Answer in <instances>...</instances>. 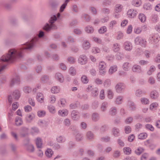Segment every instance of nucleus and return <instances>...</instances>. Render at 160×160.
Returning <instances> with one entry per match:
<instances>
[{"label":"nucleus","mask_w":160,"mask_h":160,"mask_svg":"<svg viewBox=\"0 0 160 160\" xmlns=\"http://www.w3.org/2000/svg\"><path fill=\"white\" fill-rule=\"evenodd\" d=\"M48 108L49 111L52 113H54L55 112V108L54 107L50 105L48 107Z\"/></svg>","instance_id":"obj_64"},{"label":"nucleus","mask_w":160,"mask_h":160,"mask_svg":"<svg viewBox=\"0 0 160 160\" xmlns=\"http://www.w3.org/2000/svg\"><path fill=\"white\" fill-rule=\"evenodd\" d=\"M68 61L70 63L73 64L75 62V59L72 57H70L68 58Z\"/></svg>","instance_id":"obj_60"},{"label":"nucleus","mask_w":160,"mask_h":160,"mask_svg":"<svg viewBox=\"0 0 160 160\" xmlns=\"http://www.w3.org/2000/svg\"><path fill=\"white\" fill-rule=\"evenodd\" d=\"M143 93V91L140 89H138L136 92V95L138 97H141Z\"/></svg>","instance_id":"obj_47"},{"label":"nucleus","mask_w":160,"mask_h":160,"mask_svg":"<svg viewBox=\"0 0 160 160\" xmlns=\"http://www.w3.org/2000/svg\"><path fill=\"white\" fill-rule=\"evenodd\" d=\"M85 30L86 32L88 33H92L94 31L93 28L90 26H88L86 27Z\"/></svg>","instance_id":"obj_27"},{"label":"nucleus","mask_w":160,"mask_h":160,"mask_svg":"<svg viewBox=\"0 0 160 160\" xmlns=\"http://www.w3.org/2000/svg\"><path fill=\"white\" fill-rule=\"evenodd\" d=\"M70 74L72 75H74L76 73V71L74 67H71L69 69Z\"/></svg>","instance_id":"obj_52"},{"label":"nucleus","mask_w":160,"mask_h":160,"mask_svg":"<svg viewBox=\"0 0 160 160\" xmlns=\"http://www.w3.org/2000/svg\"><path fill=\"white\" fill-rule=\"evenodd\" d=\"M158 19V16L156 14H153L152 16V21L153 22H156Z\"/></svg>","instance_id":"obj_58"},{"label":"nucleus","mask_w":160,"mask_h":160,"mask_svg":"<svg viewBox=\"0 0 160 160\" xmlns=\"http://www.w3.org/2000/svg\"><path fill=\"white\" fill-rule=\"evenodd\" d=\"M124 47L126 50L130 51L132 49V44L129 42H125L124 43Z\"/></svg>","instance_id":"obj_12"},{"label":"nucleus","mask_w":160,"mask_h":160,"mask_svg":"<svg viewBox=\"0 0 160 160\" xmlns=\"http://www.w3.org/2000/svg\"><path fill=\"white\" fill-rule=\"evenodd\" d=\"M49 77L46 75H43L41 78V80L43 83H46L48 81Z\"/></svg>","instance_id":"obj_36"},{"label":"nucleus","mask_w":160,"mask_h":160,"mask_svg":"<svg viewBox=\"0 0 160 160\" xmlns=\"http://www.w3.org/2000/svg\"><path fill=\"white\" fill-rule=\"evenodd\" d=\"M149 39L152 43H157L160 40V37L157 34L151 35Z\"/></svg>","instance_id":"obj_4"},{"label":"nucleus","mask_w":160,"mask_h":160,"mask_svg":"<svg viewBox=\"0 0 160 160\" xmlns=\"http://www.w3.org/2000/svg\"><path fill=\"white\" fill-rule=\"evenodd\" d=\"M37 101L42 103L44 101V97L42 93H38L37 94Z\"/></svg>","instance_id":"obj_15"},{"label":"nucleus","mask_w":160,"mask_h":160,"mask_svg":"<svg viewBox=\"0 0 160 160\" xmlns=\"http://www.w3.org/2000/svg\"><path fill=\"white\" fill-rule=\"evenodd\" d=\"M57 18L55 15H54L52 17L49 21L50 24L47 23L43 27V29L46 31L48 32L52 29H56V26L53 24L54 22L56 20Z\"/></svg>","instance_id":"obj_2"},{"label":"nucleus","mask_w":160,"mask_h":160,"mask_svg":"<svg viewBox=\"0 0 160 160\" xmlns=\"http://www.w3.org/2000/svg\"><path fill=\"white\" fill-rule=\"evenodd\" d=\"M71 116L72 119L75 121L78 120L80 118L79 112L76 110H73L72 111Z\"/></svg>","instance_id":"obj_5"},{"label":"nucleus","mask_w":160,"mask_h":160,"mask_svg":"<svg viewBox=\"0 0 160 160\" xmlns=\"http://www.w3.org/2000/svg\"><path fill=\"white\" fill-rule=\"evenodd\" d=\"M132 70L133 72L139 73H141L143 72L141 66L139 65H134L132 68Z\"/></svg>","instance_id":"obj_10"},{"label":"nucleus","mask_w":160,"mask_h":160,"mask_svg":"<svg viewBox=\"0 0 160 160\" xmlns=\"http://www.w3.org/2000/svg\"><path fill=\"white\" fill-rule=\"evenodd\" d=\"M122 6L121 5L118 4H117L115 6V11L116 12H118L121 11Z\"/></svg>","instance_id":"obj_43"},{"label":"nucleus","mask_w":160,"mask_h":160,"mask_svg":"<svg viewBox=\"0 0 160 160\" xmlns=\"http://www.w3.org/2000/svg\"><path fill=\"white\" fill-rule=\"evenodd\" d=\"M39 131L38 128L36 127H33L31 128V133L32 134L38 133Z\"/></svg>","instance_id":"obj_41"},{"label":"nucleus","mask_w":160,"mask_h":160,"mask_svg":"<svg viewBox=\"0 0 160 160\" xmlns=\"http://www.w3.org/2000/svg\"><path fill=\"white\" fill-rule=\"evenodd\" d=\"M158 96V93L156 90L152 91L150 93V97L152 99H156Z\"/></svg>","instance_id":"obj_16"},{"label":"nucleus","mask_w":160,"mask_h":160,"mask_svg":"<svg viewBox=\"0 0 160 160\" xmlns=\"http://www.w3.org/2000/svg\"><path fill=\"white\" fill-rule=\"evenodd\" d=\"M15 122V124L17 126H20L22 125L23 123V122L22 119L19 117H17L16 118Z\"/></svg>","instance_id":"obj_28"},{"label":"nucleus","mask_w":160,"mask_h":160,"mask_svg":"<svg viewBox=\"0 0 160 160\" xmlns=\"http://www.w3.org/2000/svg\"><path fill=\"white\" fill-rule=\"evenodd\" d=\"M55 78L60 82H63L64 81V79L63 76L60 73L58 72L56 73Z\"/></svg>","instance_id":"obj_13"},{"label":"nucleus","mask_w":160,"mask_h":160,"mask_svg":"<svg viewBox=\"0 0 160 160\" xmlns=\"http://www.w3.org/2000/svg\"><path fill=\"white\" fill-rule=\"evenodd\" d=\"M111 85V81L110 79H108L106 80L104 83V85L105 87H108Z\"/></svg>","instance_id":"obj_54"},{"label":"nucleus","mask_w":160,"mask_h":160,"mask_svg":"<svg viewBox=\"0 0 160 160\" xmlns=\"http://www.w3.org/2000/svg\"><path fill=\"white\" fill-rule=\"evenodd\" d=\"M147 137V134L145 133H142L140 134L138 136L139 139H143L146 138Z\"/></svg>","instance_id":"obj_45"},{"label":"nucleus","mask_w":160,"mask_h":160,"mask_svg":"<svg viewBox=\"0 0 160 160\" xmlns=\"http://www.w3.org/2000/svg\"><path fill=\"white\" fill-rule=\"evenodd\" d=\"M91 91L92 96L93 97H96L98 96V89L97 88H95L92 89Z\"/></svg>","instance_id":"obj_33"},{"label":"nucleus","mask_w":160,"mask_h":160,"mask_svg":"<svg viewBox=\"0 0 160 160\" xmlns=\"http://www.w3.org/2000/svg\"><path fill=\"white\" fill-rule=\"evenodd\" d=\"M78 62L81 65H85L88 61V58L85 55H80L78 58Z\"/></svg>","instance_id":"obj_6"},{"label":"nucleus","mask_w":160,"mask_h":160,"mask_svg":"<svg viewBox=\"0 0 160 160\" xmlns=\"http://www.w3.org/2000/svg\"><path fill=\"white\" fill-rule=\"evenodd\" d=\"M34 117V115H32L31 114L29 115L27 118V122H31Z\"/></svg>","instance_id":"obj_59"},{"label":"nucleus","mask_w":160,"mask_h":160,"mask_svg":"<svg viewBox=\"0 0 160 160\" xmlns=\"http://www.w3.org/2000/svg\"><path fill=\"white\" fill-rule=\"evenodd\" d=\"M141 102L142 104H147L149 103V100L146 98H143L141 99Z\"/></svg>","instance_id":"obj_55"},{"label":"nucleus","mask_w":160,"mask_h":160,"mask_svg":"<svg viewBox=\"0 0 160 160\" xmlns=\"http://www.w3.org/2000/svg\"><path fill=\"white\" fill-rule=\"evenodd\" d=\"M144 151L143 148L140 147L135 151V153L138 155H140Z\"/></svg>","instance_id":"obj_46"},{"label":"nucleus","mask_w":160,"mask_h":160,"mask_svg":"<svg viewBox=\"0 0 160 160\" xmlns=\"http://www.w3.org/2000/svg\"><path fill=\"white\" fill-rule=\"evenodd\" d=\"M63 123L65 126L68 127L71 124V121L69 119L66 118L64 119Z\"/></svg>","instance_id":"obj_48"},{"label":"nucleus","mask_w":160,"mask_h":160,"mask_svg":"<svg viewBox=\"0 0 160 160\" xmlns=\"http://www.w3.org/2000/svg\"><path fill=\"white\" fill-rule=\"evenodd\" d=\"M108 107V103L107 102H103L102 103L101 106V109L102 111L105 112L106 110Z\"/></svg>","instance_id":"obj_34"},{"label":"nucleus","mask_w":160,"mask_h":160,"mask_svg":"<svg viewBox=\"0 0 160 160\" xmlns=\"http://www.w3.org/2000/svg\"><path fill=\"white\" fill-rule=\"evenodd\" d=\"M128 105L132 110H134L136 108V105L132 101H128Z\"/></svg>","instance_id":"obj_26"},{"label":"nucleus","mask_w":160,"mask_h":160,"mask_svg":"<svg viewBox=\"0 0 160 160\" xmlns=\"http://www.w3.org/2000/svg\"><path fill=\"white\" fill-rule=\"evenodd\" d=\"M120 156V151L118 150L115 151L113 154V156L114 158H117Z\"/></svg>","instance_id":"obj_42"},{"label":"nucleus","mask_w":160,"mask_h":160,"mask_svg":"<svg viewBox=\"0 0 160 160\" xmlns=\"http://www.w3.org/2000/svg\"><path fill=\"white\" fill-rule=\"evenodd\" d=\"M107 28L105 26H103L101 28L98 30V32L100 33H103L107 31Z\"/></svg>","instance_id":"obj_49"},{"label":"nucleus","mask_w":160,"mask_h":160,"mask_svg":"<svg viewBox=\"0 0 160 160\" xmlns=\"http://www.w3.org/2000/svg\"><path fill=\"white\" fill-rule=\"evenodd\" d=\"M112 132L113 135L115 137H118L119 135V130L118 128H113L112 130Z\"/></svg>","instance_id":"obj_23"},{"label":"nucleus","mask_w":160,"mask_h":160,"mask_svg":"<svg viewBox=\"0 0 160 160\" xmlns=\"http://www.w3.org/2000/svg\"><path fill=\"white\" fill-rule=\"evenodd\" d=\"M60 91V88L59 86H55L52 87L51 89L52 93H58Z\"/></svg>","instance_id":"obj_31"},{"label":"nucleus","mask_w":160,"mask_h":160,"mask_svg":"<svg viewBox=\"0 0 160 160\" xmlns=\"http://www.w3.org/2000/svg\"><path fill=\"white\" fill-rule=\"evenodd\" d=\"M57 141L59 143H63L66 141V139L63 136H60L56 138Z\"/></svg>","instance_id":"obj_35"},{"label":"nucleus","mask_w":160,"mask_h":160,"mask_svg":"<svg viewBox=\"0 0 160 160\" xmlns=\"http://www.w3.org/2000/svg\"><path fill=\"white\" fill-rule=\"evenodd\" d=\"M82 17L85 21L87 22H89L91 19L89 15L87 14L84 13L82 14Z\"/></svg>","instance_id":"obj_29"},{"label":"nucleus","mask_w":160,"mask_h":160,"mask_svg":"<svg viewBox=\"0 0 160 160\" xmlns=\"http://www.w3.org/2000/svg\"><path fill=\"white\" fill-rule=\"evenodd\" d=\"M82 47L84 49L87 50L90 47L89 42L87 40H85L82 44Z\"/></svg>","instance_id":"obj_22"},{"label":"nucleus","mask_w":160,"mask_h":160,"mask_svg":"<svg viewBox=\"0 0 160 160\" xmlns=\"http://www.w3.org/2000/svg\"><path fill=\"white\" fill-rule=\"evenodd\" d=\"M114 94L111 90H109L108 91V96L110 99H112L113 98Z\"/></svg>","instance_id":"obj_51"},{"label":"nucleus","mask_w":160,"mask_h":160,"mask_svg":"<svg viewBox=\"0 0 160 160\" xmlns=\"http://www.w3.org/2000/svg\"><path fill=\"white\" fill-rule=\"evenodd\" d=\"M123 100V97L122 96H118L116 99L115 102L117 104H121Z\"/></svg>","instance_id":"obj_25"},{"label":"nucleus","mask_w":160,"mask_h":160,"mask_svg":"<svg viewBox=\"0 0 160 160\" xmlns=\"http://www.w3.org/2000/svg\"><path fill=\"white\" fill-rule=\"evenodd\" d=\"M125 86L123 83L119 82L116 85L115 88L116 92L118 93H121L124 89Z\"/></svg>","instance_id":"obj_7"},{"label":"nucleus","mask_w":160,"mask_h":160,"mask_svg":"<svg viewBox=\"0 0 160 160\" xmlns=\"http://www.w3.org/2000/svg\"><path fill=\"white\" fill-rule=\"evenodd\" d=\"M99 118V115L97 113H94L92 114V120L94 121H98Z\"/></svg>","instance_id":"obj_39"},{"label":"nucleus","mask_w":160,"mask_h":160,"mask_svg":"<svg viewBox=\"0 0 160 160\" xmlns=\"http://www.w3.org/2000/svg\"><path fill=\"white\" fill-rule=\"evenodd\" d=\"M28 129L26 127H22L21 128L20 132L21 137L24 138L28 135Z\"/></svg>","instance_id":"obj_8"},{"label":"nucleus","mask_w":160,"mask_h":160,"mask_svg":"<svg viewBox=\"0 0 160 160\" xmlns=\"http://www.w3.org/2000/svg\"><path fill=\"white\" fill-rule=\"evenodd\" d=\"M12 95L14 99L16 100H18L20 96L19 91L18 90H15L14 91Z\"/></svg>","instance_id":"obj_17"},{"label":"nucleus","mask_w":160,"mask_h":160,"mask_svg":"<svg viewBox=\"0 0 160 160\" xmlns=\"http://www.w3.org/2000/svg\"><path fill=\"white\" fill-rule=\"evenodd\" d=\"M23 91L26 93H29L32 91L31 88L29 87H25L23 88Z\"/></svg>","instance_id":"obj_53"},{"label":"nucleus","mask_w":160,"mask_h":160,"mask_svg":"<svg viewBox=\"0 0 160 160\" xmlns=\"http://www.w3.org/2000/svg\"><path fill=\"white\" fill-rule=\"evenodd\" d=\"M101 139L102 141L107 142L110 141V138L109 137L107 136L102 138Z\"/></svg>","instance_id":"obj_57"},{"label":"nucleus","mask_w":160,"mask_h":160,"mask_svg":"<svg viewBox=\"0 0 160 160\" xmlns=\"http://www.w3.org/2000/svg\"><path fill=\"white\" fill-rule=\"evenodd\" d=\"M83 138V136L81 133H78L75 135V139L76 141L80 142L82 140Z\"/></svg>","instance_id":"obj_20"},{"label":"nucleus","mask_w":160,"mask_h":160,"mask_svg":"<svg viewBox=\"0 0 160 160\" xmlns=\"http://www.w3.org/2000/svg\"><path fill=\"white\" fill-rule=\"evenodd\" d=\"M58 3L56 1H52L50 3L51 7L53 8H56L58 6Z\"/></svg>","instance_id":"obj_62"},{"label":"nucleus","mask_w":160,"mask_h":160,"mask_svg":"<svg viewBox=\"0 0 160 160\" xmlns=\"http://www.w3.org/2000/svg\"><path fill=\"white\" fill-rule=\"evenodd\" d=\"M145 128L151 131H153L154 130V128L151 125L147 124L145 125Z\"/></svg>","instance_id":"obj_63"},{"label":"nucleus","mask_w":160,"mask_h":160,"mask_svg":"<svg viewBox=\"0 0 160 160\" xmlns=\"http://www.w3.org/2000/svg\"><path fill=\"white\" fill-rule=\"evenodd\" d=\"M109 113L112 116L115 115L117 113V108L115 107L111 108L109 111Z\"/></svg>","instance_id":"obj_24"},{"label":"nucleus","mask_w":160,"mask_h":160,"mask_svg":"<svg viewBox=\"0 0 160 160\" xmlns=\"http://www.w3.org/2000/svg\"><path fill=\"white\" fill-rule=\"evenodd\" d=\"M86 136L88 139L92 140L94 138V135L91 131H88L86 134Z\"/></svg>","instance_id":"obj_14"},{"label":"nucleus","mask_w":160,"mask_h":160,"mask_svg":"<svg viewBox=\"0 0 160 160\" xmlns=\"http://www.w3.org/2000/svg\"><path fill=\"white\" fill-rule=\"evenodd\" d=\"M20 81V78L18 76H16L12 80L10 83V86L12 87L15 84L19 83Z\"/></svg>","instance_id":"obj_11"},{"label":"nucleus","mask_w":160,"mask_h":160,"mask_svg":"<svg viewBox=\"0 0 160 160\" xmlns=\"http://www.w3.org/2000/svg\"><path fill=\"white\" fill-rule=\"evenodd\" d=\"M125 133L128 134L130 133L131 131V128L129 126H126L125 128Z\"/></svg>","instance_id":"obj_61"},{"label":"nucleus","mask_w":160,"mask_h":160,"mask_svg":"<svg viewBox=\"0 0 160 160\" xmlns=\"http://www.w3.org/2000/svg\"><path fill=\"white\" fill-rule=\"evenodd\" d=\"M123 150L124 153L126 155H129L131 153V149L129 147H124L123 148Z\"/></svg>","instance_id":"obj_37"},{"label":"nucleus","mask_w":160,"mask_h":160,"mask_svg":"<svg viewBox=\"0 0 160 160\" xmlns=\"http://www.w3.org/2000/svg\"><path fill=\"white\" fill-rule=\"evenodd\" d=\"M106 66V63L103 61L100 62L99 65V69H105Z\"/></svg>","instance_id":"obj_44"},{"label":"nucleus","mask_w":160,"mask_h":160,"mask_svg":"<svg viewBox=\"0 0 160 160\" xmlns=\"http://www.w3.org/2000/svg\"><path fill=\"white\" fill-rule=\"evenodd\" d=\"M37 39H32L30 42L27 43L20 49L9 50L6 55L3 56L1 58L0 62H12L16 58H20L23 57L25 52L30 51L35 46V42Z\"/></svg>","instance_id":"obj_1"},{"label":"nucleus","mask_w":160,"mask_h":160,"mask_svg":"<svg viewBox=\"0 0 160 160\" xmlns=\"http://www.w3.org/2000/svg\"><path fill=\"white\" fill-rule=\"evenodd\" d=\"M81 81L83 83L87 84L89 82V79L86 75H83L81 77Z\"/></svg>","instance_id":"obj_32"},{"label":"nucleus","mask_w":160,"mask_h":160,"mask_svg":"<svg viewBox=\"0 0 160 160\" xmlns=\"http://www.w3.org/2000/svg\"><path fill=\"white\" fill-rule=\"evenodd\" d=\"M138 13L137 12L133 9H130L127 12L128 17L131 18H134Z\"/></svg>","instance_id":"obj_9"},{"label":"nucleus","mask_w":160,"mask_h":160,"mask_svg":"<svg viewBox=\"0 0 160 160\" xmlns=\"http://www.w3.org/2000/svg\"><path fill=\"white\" fill-rule=\"evenodd\" d=\"M53 153V152L51 149H48L45 152L46 156L49 158L52 156Z\"/></svg>","instance_id":"obj_40"},{"label":"nucleus","mask_w":160,"mask_h":160,"mask_svg":"<svg viewBox=\"0 0 160 160\" xmlns=\"http://www.w3.org/2000/svg\"><path fill=\"white\" fill-rule=\"evenodd\" d=\"M135 43L137 45H139L142 47H145L146 46L147 41L142 38L140 37H138L135 38Z\"/></svg>","instance_id":"obj_3"},{"label":"nucleus","mask_w":160,"mask_h":160,"mask_svg":"<svg viewBox=\"0 0 160 160\" xmlns=\"http://www.w3.org/2000/svg\"><path fill=\"white\" fill-rule=\"evenodd\" d=\"M129 63L128 62H125L123 66V68L125 71H128L129 68Z\"/></svg>","instance_id":"obj_50"},{"label":"nucleus","mask_w":160,"mask_h":160,"mask_svg":"<svg viewBox=\"0 0 160 160\" xmlns=\"http://www.w3.org/2000/svg\"><path fill=\"white\" fill-rule=\"evenodd\" d=\"M112 48L114 52H117L120 50V45L117 43H115L113 45Z\"/></svg>","instance_id":"obj_18"},{"label":"nucleus","mask_w":160,"mask_h":160,"mask_svg":"<svg viewBox=\"0 0 160 160\" xmlns=\"http://www.w3.org/2000/svg\"><path fill=\"white\" fill-rule=\"evenodd\" d=\"M117 67L116 65H113L111 66L109 70V73L110 74H112L115 72L117 70Z\"/></svg>","instance_id":"obj_21"},{"label":"nucleus","mask_w":160,"mask_h":160,"mask_svg":"<svg viewBox=\"0 0 160 160\" xmlns=\"http://www.w3.org/2000/svg\"><path fill=\"white\" fill-rule=\"evenodd\" d=\"M25 145L26 146L27 150L30 152H32L34 151V146L32 145H26L25 144Z\"/></svg>","instance_id":"obj_38"},{"label":"nucleus","mask_w":160,"mask_h":160,"mask_svg":"<svg viewBox=\"0 0 160 160\" xmlns=\"http://www.w3.org/2000/svg\"><path fill=\"white\" fill-rule=\"evenodd\" d=\"M92 51L93 53L96 54L100 52V49L97 47H93L92 48Z\"/></svg>","instance_id":"obj_56"},{"label":"nucleus","mask_w":160,"mask_h":160,"mask_svg":"<svg viewBox=\"0 0 160 160\" xmlns=\"http://www.w3.org/2000/svg\"><path fill=\"white\" fill-rule=\"evenodd\" d=\"M138 18L142 22H145L146 20V16L143 13H140L139 14Z\"/></svg>","instance_id":"obj_30"},{"label":"nucleus","mask_w":160,"mask_h":160,"mask_svg":"<svg viewBox=\"0 0 160 160\" xmlns=\"http://www.w3.org/2000/svg\"><path fill=\"white\" fill-rule=\"evenodd\" d=\"M37 147L38 148H41L42 147V142L41 138L39 137L37 138L36 141Z\"/></svg>","instance_id":"obj_19"}]
</instances>
